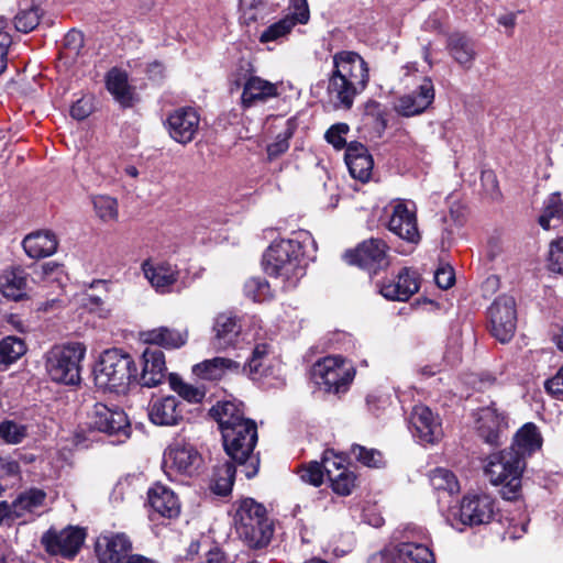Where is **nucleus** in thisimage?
<instances>
[{"label":"nucleus","instance_id":"obj_1","mask_svg":"<svg viewBox=\"0 0 563 563\" xmlns=\"http://www.w3.org/2000/svg\"><path fill=\"white\" fill-rule=\"evenodd\" d=\"M368 68L354 52H340L333 56V70L329 77L327 96L334 109L350 110L366 87Z\"/></svg>","mask_w":563,"mask_h":563},{"label":"nucleus","instance_id":"obj_2","mask_svg":"<svg viewBox=\"0 0 563 563\" xmlns=\"http://www.w3.org/2000/svg\"><path fill=\"white\" fill-rule=\"evenodd\" d=\"M302 254L301 245L298 241H275L264 254V269L267 275L280 278L284 283V288L295 287L306 274Z\"/></svg>","mask_w":563,"mask_h":563},{"label":"nucleus","instance_id":"obj_3","mask_svg":"<svg viewBox=\"0 0 563 563\" xmlns=\"http://www.w3.org/2000/svg\"><path fill=\"white\" fill-rule=\"evenodd\" d=\"M93 375L95 383L99 388L124 394L137 378V368L130 354L119 349H111L100 355Z\"/></svg>","mask_w":563,"mask_h":563},{"label":"nucleus","instance_id":"obj_4","mask_svg":"<svg viewBox=\"0 0 563 563\" xmlns=\"http://www.w3.org/2000/svg\"><path fill=\"white\" fill-rule=\"evenodd\" d=\"M224 451L228 456L241 466V472L247 478L254 477L258 472L260 459L254 454L257 443V426L252 419L238 423L235 427L221 433Z\"/></svg>","mask_w":563,"mask_h":563},{"label":"nucleus","instance_id":"obj_5","mask_svg":"<svg viewBox=\"0 0 563 563\" xmlns=\"http://www.w3.org/2000/svg\"><path fill=\"white\" fill-rule=\"evenodd\" d=\"M526 467L523 457L516 453L515 448L503 450L488 456L485 474L495 486H501L504 499L514 500L521 488V475Z\"/></svg>","mask_w":563,"mask_h":563},{"label":"nucleus","instance_id":"obj_6","mask_svg":"<svg viewBox=\"0 0 563 563\" xmlns=\"http://www.w3.org/2000/svg\"><path fill=\"white\" fill-rule=\"evenodd\" d=\"M86 346L80 342H70L53 346L45 354V369L48 377L59 384L75 385L80 380V363Z\"/></svg>","mask_w":563,"mask_h":563},{"label":"nucleus","instance_id":"obj_7","mask_svg":"<svg viewBox=\"0 0 563 563\" xmlns=\"http://www.w3.org/2000/svg\"><path fill=\"white\" fill-rule=\"evenodd\" d=\"M399 542L389 551V563H435V558L428 545L429 536L424 529L407 525L395 532Z\"/></svg>","mask_w":563,"mask_h":563},{"label":"nucleus","instance_id":"obj_8","mask_svg":"<svg viewBox=\"0 0 563 563\" xmlns=\"http://www.w3.org/2000/svg\"><path fill=\"white\" fill-rule=\"evenodd\" d=\"M389 232L394 233L402 242L405 247L395 249L400 254H410L421 242L422 234L418 224L417 206L411 200L394 199L389 202Z\"/></svg>","mask_w":563,"mask_h":563},{"label":"nucleus","instance_id":"obj_9","mask_svg":"<svg viewBox=\"0 0 563 563\" xmlns=\"http://www.w3.org/2000/svg\"><path fill=\"white\" fill-rule=\"evenodd\" d=\"M354 367L341 356H327L311 369L314 383L327 393L340 394L347 390L354 378Z\"/></svg>","mask_w":563,"mask_h":563},{"label":"nucleus","instance_id":"obj_10","mask_svg":"<svg viewBox=\"0 0 563 563\" xmlns=\"http://www.w3.org/2000/svg\"><path fill=\"white\" fill-rule=\"evenodd\" d=\"M490 334L500 343H508L517 327L516 301L511 296H499L487 311Z\"/></svg>","mask_w":563,"mask_h":563},{"label":"nucleus","instance_id":"obj_11","mask_svg":"<svg viewBox=\"0 0 563 563\" xmlns=\"http://www.w3.org/2000/svg\"><path fill=\"white\" fill-rule=\"evenodd\" d=\"M387 245L382 239H368L357 247L347 250L343 254V260L350 265H356L369 273L371 278L385 271Z\"/></svg>","mask_w":563,"mask_h":563},{"label":"nucleus","instance_id":"obj_12","mask_svg":"<svg viewBox=\"0 0 563 563\" xmlns=\"http://www.w3.org/2000/svg\"><path fill=\"white\" fill-rule=\"evenodd\" d=\"M88 424L91 429L110 435L129 438L131 431L128 416L122 409L101 402L95 404L88 413Z\"/></svg>","mask_w":563,"mask_h":563},{"label":"nucleus","instance_id":"obj_13","mask_svg":"<svg viewBox=\"0 0 563 563\" xmlns=\"http://www.w3.org/2000/svg\"><path fill=\"white\" fill-rule=\"evenodd\" d=\"M477 435L487 444L498 446L508 428L505 412L499 411L495 402L482 407L473 413Z\"/></svg>","mask_w":563,"mask_h":563},{"label":"nucleus","instance_id":"obj_14","mask_svg":"<svg viewBox=\"0 0 563 563\" xmlns=\"http://www.w3.org/2000/svg\"><path fill=\"white\" fill-rule=\"evenodd\" d=\"M84 540L85 533L79 528L68 527L60 531L51 528L42 536L41 543L48 554L71 559L80 550Z\"/></svg>","mask_w":563,"mask_h":563},{"label":"nucleus","instance_id":"obj_15","mask_svg":"<svg viewBox=\"0 0 563 563\" xmlns=\"http://www.w3.org/2000/svg\"><path fill=\"white\" fill-rule=\"evenodd\" d=\"M495 511L494 499L487 494H467L453 517L464 526H479L490 522Z\"/></svg>","mask_w":563,"mask_h":563},{"label":"nucleus","instance_id":"obj_16","mask_svg":"<svg viewBox=\"0 0 563 563\" xmlns=\"http://www.w3.org/2000/svg\"><path fill=\"white\" fill-rule=\"evenodd\" d=\"M200 455L189 443L175 441L168 445L164 453V470L168 476L172 474L192 475L199 467Z\"/></svg>","mask_w":563,"mask_h":563},{"label":"nucleus","instance_id":"obj_17","mask_svg":"<svg viewBox=\"0 0 563 563\" xmlns=\"http://www.w3.org/2000/svg\"><path fill=\"white\" fill-rule=\"evenodd\" d=\"M200 126V115L195 108L180 107L174 110L166 120L169 136L180 144L190 143Z\"/></svg>","mask_w":563,"mask_h":563},{"label":"nucleus","instance_id":"obj_18","mask_svg":"<svg viewBox=\"0 0 563 563\" xmlns=\"http://www.w3.org/2000/svg\"><path fill=\"white\" fill-rule=\"evenodd\" d=\"M183 401L173 395L154 398L148 404L150 421L159 427H175L184 420Z\"/></svg>","mask_w":563,"mask_h":563},{"label":"nucleus","instance_id":"obj_19","mask_svg":"<svg viewBox=\"0 0 563 563\" xmlns=\"http://www.w3.org/2000/svg\"><path fill=\"white\" fill-rule=\"evenodd\" d=\"M434 100V87L432 80L422 77L417 89L404 95L395 104V111L402 117H415L424 112Z\"/></svg>","mask_w":563,"mask_h":563},{"label":"nucleus","instance_id":"obj_20","mask_svg":"<svg viewBox=\"0 0 563 563\" xmlns=\"http://www.w3.org/2000/svg\"><path fill=\"white\" fill-rule=\"evenodd\" d=\"M417 438L426 444H433L443 437L441 419L424 405H416L410 415Z\"/></svg>","mask_w":563,"mask_h":563},{"label":"nucleus","instance_id":"obj_21","mask_svg":"<svg viewBox=\"0 0 563 563\" xmlns=\"http://www.w3.org/2000/svg\"><path fill=\"white\" fill-rule=\"evenodd\" d=\"M242 324L232 312L218 313L213 320L211 345L220 352L233 347L240 336Z\"/></svg>","mask_w":563,"mask_h":563},{"label":"nucleus","instance_id":"obj_22","mask_svg":"<svg viewBox=\"0 0 563 563\" xmlns=\"http://www.w3.org/2000/svg\"><path fill=\"white\" fill-rule=\"evenodd\" d=\"M131 549V540L123 532L103 533L96 543V553L100 563H122Z\"/></svg>","mask_w":563,"mask_h":563},{"label":"nucleus","instance_id":"obj_23","mask_svg":"<svg viewBox=\"0 0 563 563\" xmlns=\"http://www.w3.org/2000/svg\"><path fill=\"white\" fill-rule=\"evenodd\" d=\"M143 368L134 383L145 387H155L166 374L165 355L158 347H147L142 354Z\"/></svg>","mask_w":563,"mask_h":563},{"label":"nucleus","instance_id":"obj_24","mask_svg":"<svg viewBox=\"0 0 563 563\" xmlns=\"http://www.w3.org/2000/svg\"><path fill=\"white\" fill-rule=\"evenodd\" d=\"M278 96V86L258 76H250L243 82L241 103L243 108H251L266 103Z\"/></svg>","mask_w":563,"mask_h":563},{"label":"nucleus","instance_id":"obj_25","mask_svg":"<svg viewBox=\"0 0 563 563\" xmlns=\"http://www.w3.org/2000/svg\"><path fill=\"white\" fill-rule=\"evenodd\" d=\"M344 162L350 175L362 183L369 179L373 169V158L367 148L360 142H350L344 154Z\"/></svg>","mask_w":563,"mask_h":563},{"label":"nucleus","instance_id":"obj_26","mask_svg":"<svg viewBox=\"0 0 563 563\" xmlns=\"http://www.w3.org/2000/svg\"><path fill=\"white\" fill-rule=\"evenodd\" d=\"M142 268L146 279L161 294L169 292L179 276L177 267L169 263L151 264L145 262Z\"/></svg>","mask_w":563,"mask_h":563},{"label":"nucleus","instance_id":"obj_27","mask_svg":"<svg viewBox=\"0 0 563 563\" xmlns=\"http://www.w3.org/2000/svg\"><path fill=\"white\" fill-rule=\"evenodd\" d=\"M240 363L227 357L205 360L192 367V373L203 380H219L240 372Z\"/></svg>","mask_w":563,"mask_h":563},{"label":"nucleus","instance_id":"obj_28","mask_svg":"<svg viewBox=\"0 0 563 563\" xmlns=\"http://www.w3.org/2000/svg\"><path fill=\"white\" fill-rule=\"evenodd\" d=\"M148 503L151 507L161 516L175 518L180 512V503L175 493L163 484H155L150 488Z\"/></svg>","mask_w":563,"mask_h":563},{"label":"nucleus","instance_id":"obj_29","mask_svg":"<svg viewBox=\"0 0 563 563\" xmlns=\"http://www.w3.org/2000/svg\"><path fill=\"white\" fill-rule=\"evenodd\" d=\"M58 241L51 231H36L27 234L22 246L30 258L40 260L53 255L57 250Z\"/></svg>","mask_w":563,"mask_h":563},{"label":"nucleus","instance_id":"obj_30","mask_svg":"<svg viewBox=\"0 0 563 563\" xmlns=\"http://www.w3.org/2000/svg\"><path fill=\"white\" fill-rule=\"evenodd\" d=\"M446 48L451 57L465 69L473 66L477 56L475 41L465 33L455 32L450 34Z\"/></svg>","mask_w":563,"mask_h":563},{"label":"nucleus","instance_id":"obj_31","mask_svg":"<svg viewBox=\"0 0 563 563\" xmlns=\"http://www.w3.org/2000/svg\"><path fill=\"white\" fill-rule=\"evenodd\" d=\"M210 415L218 422L221 433L250 420L244 415L242 402L238 400L218 401L210 409Z\"/></svg>","mask_w":563,"mask_h":563},{"label":"nucleus","instance_id":"obj_32","mask_svg":"<svg viewBox=\"0 0 563 563\" xmlns=\"http://www.w3.org/2000/svg\"><path fill=\"white\" fill-rule=\"evenodd\" d=\"M29 287V274L22 268L5 269L0 275L1 294L14 301L26 296Z\"/></svg>","mask_w":563,"mask_h":563},{"label":"nucleus","instance_id":"obj_33","mask_svg":"<svg viewBox=\"0 0 563 563\" xmlns=\"http://www.w3.org/2000/svg\"><path fill=\"white\" fill-rule=\"evenodd\" d=\"M265 517H267L266 509L263 505L252 498L241 500L234 516L238 534L249 536V531L252 530L251 523Z\"/></svg>","mask_w":563,"mask_h":563},{"label":"nucleus","instance_id":"obj_34","mask_svg":"<svg viewBox=\"0 0 563 563\" xmlns=\"http://www.w3.org/2000/svg\"><path fill=\"white\" fill-rule=\"evenodd\" d=\"M144 342L165 349H179L186 344L187 331H178L167 327H159L143 333Z\"/></svg>","mask_w":563,"mask_h":563},{"label":"nucleus","instance_id":"obj_35","mask_svg":"<svg viewBox=\"0 0 563 563\" xmlns=\"http://www.w3.org/2000/svg\"><path fill=\"white\" fill-rule=\"evenodd\" d=\"M541 445L542 438L538 428L529 422L517 431L510 448H515L516 453L520 454L526 461V457L539 450Z\"/></svg>","mask_w":563,"mask_h":563},{"label":"nucleus","instance_id":"obj_36","mask_svg":"<svg viewBox=\"0 0 563 563\" xmlns=\"http://www.w3.org/2000/svg\"><path fill=\"white\" fill-rule=\"evenodd\" d=\"M46 493L40 488H30L16 496L11 503L14 518H22L44 505Z\"/></svg>","mask_w":563,"mask_h":563},{"label":"nucleus","instance_id":"obj_37","mask_svg":"<svg viewBox=\"0 0 563 563\" xmlns=\"http://www.w3.org/2000/svg\"><path fill=\"white\" fill-rule=\"evenodd\" d=\"M107 88L122 106H131L132 90L128 84V75L118 68H112L107 75Z\"/></svg>","mask_w":563,"mask_h":563},{"label":"nucleus","instance_id":"obj_38","mask_svg":"<svg viewBox=\"0 0 563 563\" xmlns=\"http://www.w3.org/2000/svg\"><path fill=\"white\" fill-rule=\"evenodd\" d=\"M252 530L249 536L239 534L244 543L251 549H263L267 547L274 534L273 522L267 518L251 523Z\"/></svg>","mask_w":563,"mask_h":563},{"label":"nucleus","instance_id":"obj_39","mask_svg":"<svg viewBox=\"0 0 563 563\" xmlns=\"http://www.w3.org/2000/svg\"><path fill=\"white\" fill-rule=\"evenodd\" d=\"M41 15L42 10L37 0L24 1L13 20L15 30L22 33L33 31L38 25Z\"/></svg>","mask_w":563,"mask_h":563},{"label":"nucleus","instance_id":"obj_40","mask_svg":"<svg viewBox=\"0 0 563 563\" xmlns=\"http://www.w3.org/2000/svg\"><path fill=\"white\" fill-rule=\"evenodd\" d=\"M386 114L385 104L375 100L366 102L363 121L364 125L372 130V137H380L385 132L387 126Z\"/></svg>","mask_w":563,"mask_h":563},{"label":"nucleus","instance_id":"obj_41","mask_svg":"<svg viewBox=\"0 0 563 563\" xmlns=\"http://www.w3.org/2000/svg\"><path fill=\"white\" fill-rule=\"evenodd\" d=\"M544 230H550L563 223V201L559 192L551 194L544 201L543 212L538 219Z\"/></svg>","mask_w":563,"mask_h":563},{"label":"nucleus","instance_id":"obj_42","mask_svg":"<svg viewBox=\"0 0 563 563\" xmlns=\"http://www.w3.org/2000/svg\"><path fill=\"white\" fill-rule=\"evenodd\" d=\"M418 290V274L409 268H402L394 284V295L389 294V299L406 301Z\"/></svg>","mask_w":563,"mask_h":563},{"label":"nucleus","instance_id":"obj_43","mask_svg":"<svg viewBox=\"0 0 563 563\" xmlns=\"http://www.w3.org/2000/svg\"><path fill=\"white\" fill-rule=\"evenodd\" d=\"M235 477V467L231 462L218 465L213 470L210 482V489L219 496H227L231 493Z\"/></svg>","mask_w":563,"mask_h":563},{"label":"nucleus","instance_id":"obj_44","mask_svg":"<svg viewBox=\"0 0 563 563\" xmlns=\"http://www.w3.org/2000/svg\"><path fill=\"white\" fill-rule=\"evenodd\" d=\"M271 14V8L264 0H240V21L251 25L263 23Z\"/></svg>","mask_w":563,"mask_h":563},{"label":"nucleus","instance_id":"obj_45","mask_svg":"<svg viewBox=\"0 0 563 563\" xmlns=\"http://www.w3.org/2000/svg\"><path fill=\"white\" fill-rule=\"evenodd\" d=\"M25 352L26 345L23 340L16 336H7L0 341V364H12Z\"/></svg>","mask_w":563,"mask_h":563},{"label":"nucleus","instance_id":"obj_46","mask_svg":"<svg viewBox=\"0 0 563 563\" xmlns=\"http://www.w3.org/2000/svg\"><path fill=\"white\" fill-rule=\"evenodd\" d=\"M168 380L170 388L188 402L199 404L206 396L203 389L185 383L177 374H169Z\"/></svg>","mask_w":563,"mask_h":563},{"label":"nucleus","instance_id":"obj_47","mask_svg":"<svg viewBox=\"0 0 563 563\" xmlns=\"http://www.w3.org/2000/svg\"><path fill=\"white\" fill-rule=\"evenodd\" d=\"M429 479L435 490L446 492L451 495L460 489L456 476L446 468H435L430 473Z\"/></svg>","mask_w":563,"mask_h":563},{"label":"nucleus","instance_id":"obj_48","mask_svg":"<svg viewBox=\"0 0 563 563\" xmlns=\"http://www.w3.org/2000/svg\"><path fill=\"white\" fill-rule=\"evenodd\" d=\"M291 19L284 16L279 21L267 26L260 35V42L266 44L268 42H279L288 36L294 27Z\"/></svg>","mask_w":563,"mask_h":563},{"label":"nucleus","instance_id":"obj_49","mask_svg":"<svg viewBox=\"0 0 563 563\" xmlns=\"http://www.w3.org/2000/svg\"><path fill=\"white\" fill-rule=\"evenodd\" d=\"M29 434L26 424L13 421L3 420L0 422V438L7 444H19Z\"/></svg>","mask_w":563,"mask_h":563},{"label":"nucleus","instance_id":"obj_50","mask_svg":"<svg viewBox=\"0 0 563 563\" xmlns=\"http://www.w3.org/2000/svg\"><path fill=\"white\" fill-rule=\"evenodd\" d=\"M329 482L334 493L341 496H347L355 487L356 475L349 467H345L331 477Z\"/></svg>","mask_w":563,"mask_h":563},{"label":"nucleus","instance_id":"obj_51","mask_svg":"<svg viewBox=\"0 0 563 563\" xmlns=\"http://www.w3.org/2000/svg\"><path fill=\"white\" fill-rule=\"evenodd\" d=\"M92 203L97 216L102 221H111L118 218L117 199L107 195H99L93 197Z\"/></svg>","mask_w":563,"mask_h":563},{"label":"nucleus","instance_id":"obj_52","mask_svg":"<svg viewBox=\"0 0 563 563\" xmlns=\"http://www.w3.org/2000/svg\"><path fill=\"white\" fill-rule=\"evenodd\" d=\"M244 292L246 297L257 302L273 297L269 284L260 277L250 278L244 285Z\"/></svg>","mask_w":563,"mask_h":563},{"label":"nucleus","instance_id":"obj_53","mask_svg":"<svg viewBox=\"0 0 563 563\" xmlns=\"http://www.w3.org/2000/svg\"><path fill=\"white\" fill-rule=\"evenodd\" d=\"M351 454L363 465L367 467H379L384 465V455L375 449H367L365 446L354 444L351 448Z\"/></svg>","mask_w":563,"mask_h":563},{"label":"nucleus","instance_id":"obj_54","mask_svg":"<svg viewBox=\"0 0 563 563\" xmlns=\"http://www.w3.org/2000/svg\"><path fill=\"white\" fill-rule=\"evenodd\" d=\"M292 134V126L287 125L284 131L276 135L275 141L268 144L266 147L268 161H275L288 151L289 140L291 139Z\"/></svg>","mask_w":563,"mask_h":563},{"label":"nucleus","instance_id":"obj_55","mask_svg":"<svg viewBox=\"0 0 563 563\" xmlns=\"http://www.w3.org/2000/svg\"><path fill=\"white\" fill-rule=\"evenodd\" d=\"M350 132V126L346 123L340 122L331 125L325 134L324 139L335 150L347 148L349 143L346 142V135Z\"/></svg>","mask_w":563,"mask_h":563},{"label":"nucleus","instance_id":"obj_56","mask_svg":"<svg viewBox=\"0 0 563 563\" xmlns=\"http://www.w3.org/2000/svg\"><path fill=\"white\" fill-rule=\"evenodd\" d=\"M288 10L289 13L285 16L291 19L294 25L306 24L309 21L310 12L307 0H290Z\"/></svg>","mask_w":563,"mask_h":563},{"label":"nucleus","instance_id":"obj_57","mask_svg":"<svg viewBox=\"0 0 563 563\" xmlns=\"http://www.w3.org/2000/svg\"><path fill=\"white\" fill-rule=\"evenodd\" d=\"M298 474L305 483L313 486L321 485L324 477L321 464L317 461H312L308 465L302 466Z\"/></svg>","mask_w":563,"mask_h":563},{"label":"nucleus","instance_id":"obj_58","mask_svg":"<svg viewBox=\"0 0 563 563\" xmlns=\"http://www.w3.org/2000/svg\"><path fill=\"white\" fill-rule=\"evenodd\" d=\"M320 464L323 471V475H327L328 479L346 467L342 456L329 451L324 453Z\"/></svg>","mask_w":563,"mask_h":563},{"label":"nucleus","instance_id":"obj_59","mask_svg":"<svg viewBox=\"0 0 563 563\" xmlns=\"http://www.w3.org/2000/svg\"><path fill=\"white\" fill-rule=\"evenodd\" d=\"M548 261L552 272L563 275V238L551 242Z\"/></svg>","mask_w":563,"mask_h":563},{"label":"nucleus","instance_id":"obj_60","mask_svg":"<svg viewBox=\"0 0 563 563\" xmlns=\"http://www.w3.org/2000/svg\"><path fill=\"white\" fill-rule=\"evenodd\" d=\"M434 280L439 288L449 289L455 280L453 268L451 266L439 267L434 273Z\"/></svg>","mask_w":563,"mask_h":563},{"label":"nucleus","instance_id":"obj_61","mask_svg":"<svg viewBox=\"0 0 563 563\" xmlns=\"http://www.w3.org/2000/svg\"><path fill=\"white\" fill-rule=\"evenodd\" d=\"M12 43V38L8 33H0V75L5 70L8 65V51Z\"/></svg>","mask_w":563,"mask_h":563},{"label":"nucleus","instance_id":"obj_62","mask_svg":"<svg viewBox=\"0 0 563 563\" xmlns=\"http://www.w3.org/2000/svg\"><path fill=\"white\" fill-rule=\"evenodd\" d=\"M545 390L551 395L563 394V366L555 376L548 379L544 384Z\"/></svg>","mask_w":563,"mask_h":563},{"label":"nucleus","instance_id":"obj_63","mask_svg":"<svg viewBox=\"0 0 563 563\" xmlns=\"http://www.w3.org/2000/svg\"><path fill=\"white\" fill-rule=\"evenodd\" d=\"M0 471L7 476H16L20 473V464L10 456H0Z\"/></svg>","mask_w":563,"mask_h":563},{"label":"nucleus","instance_id":"obj_64","mask_svg":"<svg viewBox=\"0 0 563 563\" xmlns=\"http://www.w3.org/2000/svg\"><path fill=\"white\" fill-rule=\"evenodd\" d=\"M91 112V107L84 99L78 100L70 108V115L77 120L86 119Z\"/></svg>","mask_w":563,"mask_h":563}]
</instances>
